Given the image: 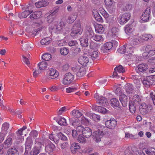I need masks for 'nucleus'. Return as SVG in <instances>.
Here are the masks:
<instances>
[{
    "mask_svg": "<svg viewBox=\"0 0 155 155\" xmlns=\"http://www.w3.org/2000/svg\"><path fill=\"white\" fill-rule=\"evenodd\" d=\"M97 128L98 131L94 132L92 135L93 139L97 142H98L101 141V139L107 133V131L105 130L107 129L106 127L100 124H98L97 126Z\"/></svg>",
    "mask_w": 155,
    "mask_h": 155,
    "instance_id": "nucleus-1",
    "label": "nucleus"
},
{
    "mask_svg": "<svg viewBox=\"0 0 155 155\" xmlns=\"http://www.w3.org/2000/svg\"><path fill=\"white\" fill-rule=\"evenodd\" d=\"M130 46V45H124L118 49L117 51L118 52L122 54L125 53L126 51L128 54H132L135 47Z\"/></svg>",
    "mask_w": 155,
    "mask_h": 155,
    "instance_id": "nucleus-2",
    "label": "nucleus"
},
{
    "mask_svg": "<svg viewBox=\"0 0 155 155\" xmlns=\"http://www.w3.org/2000/svg\"><path fill=\"white\" fill-rule=\"evenodd\" d=\"M89 30L86 32L87 37L88 38L92 37L93 39L96 41H102L104 40V38L102 36L95 35H92L93 32L91 28H89Z\"/></svg>",
    "mask_w": 155,
    "mask_h": 155,
    "instance_id": "nucleus-3",
    "label": "nucleus"
},
{
    "mask_svg": "<svg viewBox=\"0 0 155 155\" xmlns=\"http://www.w3.org/2000/svg\"><path fill=\"white\" fill-rule=\"evenodd\" d=\"M110 102L111 106L115 108L118 110H121V113H124L126 110V108L123 107H120V103L117 99L115 98H113L110 100Z\"/></svg>",
    "mask_w": 155,
    "mask_h": 155,
    "instance_id": "nucleus-4",
    "label": "nucleus"
},
{
    "mask_svg": "<svg viewBox=\"0 0 155 155\" xmlns=\"http://www.w3.org/2000/svg\"><path fill=\"white\" fill-rule=\"evenodd\" d=\"M82 31V30L80 23L75 24L73 26L72 31L71 33V35L72 37H74L78 35H81Z\"/></svg>",
    "mask_w": 155,
    "mask_h": 155,
    "instance_id": "nucleus-5",
    "label": "nucleus"
},
{
    "mask_svg": "<svg viewBox=\"0 0 155 155\" xmlns=\"http://www.w3.org/2000/svg\"><path fill=\"white\" fill-rule=\"evenodd\" d=\"M73 71L76 73V75L79 77L84 76L86 74L85 69L80 66H76L72 68Z\"/></svg>",
    "mask_w": 155,
    "mask_h": 155,
    "instance_id": "nucleus-6",
    "label": "nucleus"
},
{
    "mask_svg": "<svg viewBox=\"0 0 155 155\" xmlns=\"http://www.w3.org/2000/svg\"><path fill=\"white\" fill-rule=\"evenodd\" d=\"M74 76L70 73L66 74L64 78H63L62 82L64 85H68L74 81Z\"/></svg>",
    "mask_w": 155,
    "mask_h": 155,
    "instance_id": "nucleus-7",
    "label": "nucleus"
},
{
    "mask_svg": "<svg viewBox=\"0 0 155 155\" xmlns=\"http://www.w3.org/2000/svg\"><path fill=\"white\" fill-rule=\"evenodd\" d=\"M105 124L107 128L113 129L116 127L117 123L115 119L114 118H111L110 120L106 121Z\"/></svg>",
    "mask_w": 155,
    "mask_h": 155,
    "instance_id": "nucleus-8",
    "label": "nucleus"
},
{
    "mask_svg": "<svg viewBox=\"0 0 155 155\" xmlns=\"http://www.w3.org/2000/svg\"><path fill=\"white\" fill-rule=\"evenodd\" d=\"M130 15L129 13H125L119 17V23L121 25H124L130 19Z\"/></svg>",
    "mask_w": 155,
    "mask_h": 155,
    "instance_id": "nucleus-9",
    "label": "nucleus"
},
{
    "mask_svg": "<svg viewBox=\"0 0 155 155\" xmlns=\"http://www.w3.org/2000/svg\"><path fill=\"white\" fill-rule=\"evenodd\" d=\"M148 68L147 65L146 64H139L136 68V72L138 73L145 72Z\"/></svg>",
    "mask_w": 155,
    "mask_h": 155,
    "instance_id": "nucleus-10",
    "label": "nucleus"
},
{
    "mask_svg": "<svg viewBox=\"0 0 155 155\" xmlns=\"http://www.w3.org/2000/svg\"><path fill=\"white\" fill-rule=\"evenodd\" d=\"M150 13V9L146 8L141 16V20L144 21H147L149 20Z\"/></svg>",
    "mask_w": 155,
    "mask_h": 155,
    "instance_id": "nucleus-11",
    "label": "nucleus"
},
{
    "mask_svg": "<svg viewBox=\"0 0 155 155\" xmlns=\"http://www.w3.org/2000/svg\"><path fill=\"white\" fill-rule=\"evenodd\" d=\"M139 110L141 114L145 115L148 112V107L146 104L143 103L139 106Z\"/></svg>",
    "mask_w": 155,
    "mask_h": 155,
    "instance_id": "nucleus-12",
    "label": "nucleus"
},
{
    "mask_svg": "<svg viewBox=\"0 0 155 155\" xmlns=\"http://www.w3.org/2000/svg\"><path fill=\"white\" fill-rule=\"evenodd\" d=\"M49 77L51 79H54L57 78L59 75V73L56 70L51 69L48 72Z\"/></svg>",
    "mask_w": 155,
    "mask_h": 155,
    "instance_id": "nucleus-13",
    "label": "nucleus"
},
{
    "mask_svg": "<svg viewBox=\"0 0 155 155\" xmlns=\"http://www.w3.org/2000/svg\"><path fill=\"white\" fill-rule=\"evenodd\" d=\"M32 144L33 142L31 138L30 137H28L25 143V152H28L31 149Z\"/></svg>",
    "mask_w": 155,
    "mask_h": 155,
    "instance_id": "nucleus-14",
    "label": "nucleus"
},
{
    "mask_svg": "<svg viewBox=\"0 0 155 155\" xmlns=\"http://www.w3.org/2000/svg\"><path fill=\"white\" fill-rule=\"evenodd\" d=\"M89 61L88 57L85 56H82L78 59V62L81 65L86 66Z\"/></svg>",
    "mask_w": 155,
    "mask_h": 155,
    "instance_id": "nucleus-15",
    "label": "nucleus"
},
{
    "mask_svg": "<svg viewBox=\"0 0 155 155\" xmlns=\"http://www.w3.org/2000/svg\"><path fill=\"white\" fill-rule=\"evenodd\" d=\"M82 134L85 137L89 138L92 135V131L90 128L87 127L84 128Z\"/></svg>",
    "mask_w": 155,
    "mask_h": 155,
    "instance_id": "nucleus-16",
    "label": "nucleus"
},
{
    "mask_svg": "<svg viewBox=\"0 0 155 155\" xmlns=\"http://www.w3.org/2000/svg\"><path fill=\"white\" fill-rule=\"evenodd\" d=\"M42 15V12L40 11H35L31 14L30 16L31 19L33 20L40 18Z\"/></svg>",
    "mask_w": 155,
    "mask_h": 155,
    "instance_id": "nucleus-17",
    "label": "nucleus"
},
{
    "mask_svg": "<svg viewBox=\"0 0 155 155\" xmlns=\"http://www.w3.org/2000/svg\"><path fill=\"white\" fill-rule=\"evenodd\" d=\"M49 141L48 139H45L43 137L36 138L35 139V143L39 147L41 148L43 145V143L44 141Z\"/></svg>",
    "mask_w": 155,
    "mask_h": 155,
    "instance_id": "nucleus-18",
    "label": "nucleus"
},
{
    "mask_svg": "<svg viewBox=\"0 0 155 155\" xmlns=\"http://www.w3.org/2000/svg\"><path fill=\"white\" fill-rule=\"evenodd\" d=\"M97 102L100 105L105 106L108 103L106 97H97Z\"/></svg>",
    "mask_w": 155,
    "mask_h": 155,
    "instance_id": "nucleus-19",
    "label": "nucleus"
},
{
    "mask_svg": "<svg viewBox=\"0 0 155 155\" xmlns=\"http://www.w3.org/2000/svg\"><path fill=\"white\" fill-rule=\"evenodd\" d=\"M52 42V39L49 37H47L42 39L40 41L41 44L43 45H47Z\"/></svg>",
    "mask_w": 155,
    "mask_h": 155,
    "instance_id": "nucleus-20",
    "label": "nucleus"
},
{
    "mask_svg": "<svg viewBox=\"0 0 155 155\" xmlns=\"http://www.w3.org/2000/svg\"><path fill=\"white\" fill-rule=\"evenodd\" d=\"M126 92L129 94L133 93L134 92L133 85L129 83L127 84L125 86Z\"/></svg>",
    "mask_w": 155,
    "mask_h": 155,
    "instance_id": "nucleus-21",
    "label": "nucleus"
},
{
    "mask_svg": "<svg viewBox=\"0 0 155 155\" xmlns=\"http://www.w3.org/2000/svg\"><path fill=\"white\" fill-rule=\"evenodd\" d=\"M7 155H19L18 152L15 148H10L8 150Z\"/></svg>",
    "mask_w": 155,
    "mask_h": 155,
    "instance_id": "nucleus-22",
    "label": "nucleus"
},
{
    "mask_svg": "<svg viewBox=\"0 0 155 155\" xmlns=\"http://www.w3.org/2000/svg\"><path fill=\"white\" fill-rule=\"evenodd\" d=\"M124 29L125 33L127 34L131 33L134 30L133 25L129 24L125 26Z\"/></svg>",
    "mask_w": 155,
    "mask_h": 155,
    "instance_id": "nucleus-23",
    "label": "nucleus"
},
{
    "mask_svg": "<svg viewBox=\"0 0 155 155\" xmlns=\"http://www.w3.org/2000/svg\"><path fill=\"white\" fill-rule=\"evenodd\" d=\"M94 107L95 110H98V112L103 114L107 113L109 111L105 108L102 107L95 106Z\"/></svg>",
    "mask_w": 155,
    "mask_h": 155,
    "instance_id": "nucleus-24",
    "label": "nucleus"
},
{
    "mask_svg": "<svg viewBox=\"0 0 155 155\" xmlns=\"http://www.w3.org/2000/svg\"><path fill=\"white\" fill-rule=\"evenodd\" d=\"M117 29L115 27H113L111 29L109 34L113 38H116L117 37L118 35Z\"/></svg>",
    "mask_w": 155,
    "mask_h": 155,
    "instance_id": "nucleus-25",
    "label": "nucleus"
},
{
    "mask_svg": "<svg viewBox=\"0 0 155 155\" xmlns=\"http://www.w3.org/2000/svg\"><path fill=\"white\" fill-rule=\"evenodd\" d=\"M48 4V3L45 1H41L35 3V5L37 8H40L46 6Z\"/></svg>",
    "mask_w": 155,
    "mask_h": 155,
    "instance_id": "nucleus-26",
    "label": "nucleus"
},
{
    "mask_svg": "<svg viewBox=\"0 0 155 155\" xmlns=\"http://www.w3.org/2000/svg\"><path fill=\"white\" fill-rule=\"evenodd\" d=\"M55 145L51 143L48 144L45 147V150L48 153L52 152L54 149Z\"/></svg>",
    "mask_w": 155,
    "mask_h": 155,
    "instance_id": "nucleus-27",
    "label": "nucleus"
},
{
    "mask_svg": "<svg viewBox=\"0 0 155 155\" xmlns=\"http://www.w3.org/2000/svg\"><path fill=\"white\" fill-rule=\"evenodd\" d=\"M41 148L36 146L30 152L31 155H37L40 151Z\"/></svg>",
    "mask_w": 155,
    "mask_h": 155,
    "instance_id": "nucleus-28",
    "label": "nucleus"
},
{
    "mask_svg": "<svg viewBox=\"0 0 155 155\" xmlns=\"http://www.w3.org/2000/svg\"><path fill=\"white\" fill-rule=\"evenodd\" d=\"M80 41L82 46L87 47L88 46V39L87 38L82 37L80 38Z\"/></svg>",
    "mask_w": 155,
    "mask_h": 155,
    "instance_id": "nucleus-29",
    "label": "nucleus"
},
{
    "mask_svg": "<svg viewBox=\"0 0 155 155\" xmlns=\"http://www.w3.org/2000/svg\"><path fill=\"white\" fill-rule=\"evenodd\" d=\"M33 11L29 10L24 11L18 15L19 17L21 18H26L29 14L32 13Z\"/></svg>",
    "mask_w": 155,
    "mask_h": 155,
    "instance_id": "nucleus-30",
    "label": "nucleus"
},
{
    "mask_svg": "<svg viewBox=\"0 0 155 155\" xmlns=\"http://www.w3.org/2000/svg\"><path fill=\"white\" fill-rule=\"evenodd\" d=\"M80 148V146L79 144L76 143H73L71 147V151L73 153V152H75L77 150L79 149Z\"/></svg>",
    "mask_w": 155,
    "mask_h": 155,
    "instance_id": "nucleus-31",
    "label": "nucleus"
},
{
    "mask_svg": "<svg viewBox=\"0 0 155 155\" xmlns=\"http://www.w3.org/2000/svg\"><path fill=\"white\" fill-rule=\"evenodd\" d=\"M12 138L11 137H8L4 143L3 145L4 148H6L9 147L12 144Z\"/></svg>",
    "mask_w": 155,
    "mask_h": 155,
    "instance_id": "nucleus-32",
    "label": "nucleus"
},
{
    "mask_svg": "<svg viewBox=\"0 0 155 155\" xmlns=\"http://www.w3.org/2000/svg\"><path fill=\"white\" fill-rule=\"evenodd\" d=\"M75 15V13H74V15L73 14L70 15L68 17L67 21L68 23L71 24L74 22L77 17V15Z\"/></svg>",
    "mask_w": 155,
    "mask_h": 155,
    "instance_id": "nucleus-33",
    "label": "nucleus"
},
{
    "mask_svg": "<svg viewBox=\"0 0 155 155\" xmlns=\"http://www.w3.org/2000/svg\"><path fill=\"white\" fill-rule=\"evenodd\" d=\"M47 63L46 62L42 61L38 63V66L41 70H44L47 67Z\"/></svg>",
    "mask_w": 155,
    "mask_h": 155,
    "instance_id": "nucleus-34",
    "label": "nucleus"
},
{
    "mask_svg": "<svg viewBox=\"0 0 155 155\" xmlns=\"http://www.w3.org/2000/svg\"><path fill=\"white\" fill-rule=\"evenodd\" d=\"M114 70L117 71L119 74L123 73L125 72V68L122 65H120L114 68Z\"/></svg>",
    "mask_w": 155,
    "mask_h": 155,
    "instance_id": "nucleus-35",
    "label": "nucleus"
},
{
    "mask_svg": "<svg viewBox=\"0 0 155 155\" xmlns=\"http://www.w3.org/2000/svg\"><path fill=\"white\" fill-rule=\"evenodd\" d=\"M99 10L102 15L104 17L106 20L108 19L110 17L109 14L104 10V9L102 8H99Z\"/></svg>",
    "mask_w": 155,
    "mask_h": 155,
    "instance_id": "nucleus-36",
    "label": "nucleus"
},
{
    "mask_svg": "<svg viewBox=\"0 0 155 155\" xmlns=\"http://www.w3.org/2000/svg\"><path fill=\"white\" fill-rule=\"evenodd\" d=\"M70 123L74 127L78 126L79 124V120L74 118H69Z\"/></svg>",
    "mask_w": 155,
    "mask_h": 155,
    "instance_id": "nucleus-37",
    "label": "nucleus"
},
{
    "mask_svg": "<svg viewBox=\"0 0 155 155\" xmlns=\"http://www.w3.org/2000/svg\"><path fill=\"white\" fill-rule=\"evenodd\" d=\"M58 124L60 125H67L68 124L67 123L66 119L64 117H61L59 120L57 121Z\"/></svg>",
    "mask_w": 155,
    "mask_h": 155,
    "instance_id": "nucleus-38",
    "label": "nucleus"
},
{
    "mask_svg": "<svg viewBox=\"0 0 155 155\" xmlns=\"http://www.w3.org/2000/svg\"><path fill=\"white\" fill-rule=\"evenodd\" d=\"M72 115L76 118L80 117L82 115V114L78 110H74L72 111Z\"/></svg>",
    "mask_w": 155,
    "mask_h": 155,
    "instance_id": "nucleus-39",
    "label": "nucleus"
},
{
    "mask_svg": "<svg viewBox=\"0 0 155 155\" xmlns=\"http://www.w3.org/2000/svg\"><path fill=\"white\" fill-rule=\"evenodd\" d=\"M132 101V104L136 106H138L140 103L141 99L139 97H133Z\"/></svg>",
    "mask_w": 155,
    "mask_h": 155,
    "instance_id": "nucleus-40",
    "label": "nucleus"
},
{
    "mask_svg": "<svg viewBox=\"0 0 155 155\" xmlns=\"http://www.w3.org/2000/svg\"><path fill=\"white\" fill-rule=\"evenodd\" d=\"M140 37L141 39L145 41H148V40L151 39L153 37L151 35L147 34H143Z\"/></svg>",
    "mask_w": 155,
    "mask_h": 155,
    "instance_id": "nucleus-41",
    "label": "nucleus"
},
{
    "mask_svg": "<svg viewBox=\"0 0 155 155\" xmlns=\"http://www.w3.org/2000/svg\"><path fill=\"white\" fill-rule=\"evenodd\" d=\"M115 94L119 97H127V96L122 92L120 88H117L115 91Z\"/></svg>",
    "mask_w": 155,
    "mask_h": 155,
    "instance_id": "nucleus-42",
    "label": "nucleus"
},
{
    "mask_svg": "<svg viewBox=\"0 0 155 155\" xmlns=\"http://www.w3.org/2000/svg\"><path fill=\"white\" fill-rule=\"evenodd\" d=\"M104 28L102 25H99L95 28L96 31L100 33H102L104 31Z\"/></svg>",
    "mask_w": 155,
    "mask_h": 155,
    "instance_id": "nucleus-43",
    "label": "nucleus"
},
{
    "mask_svg": "<svg viewBox=\"0 0 155 155\" xmlns=\"http://www.w3.org/2000/svg\"><path fill=\"white\" fill-rule=\"evenodd\" d=\"M84 137L83 134L79 135L77 138V140L80 143H85L86 142V140Z\"/></svg>",
    "mask_w": 155,
    "mask_h": 155,
    "instance_id": "nucleus-44",
    "label": "nucleus"
},
{
    "mask_svg": "<svg viewBox=\"0 0 155 155\" xmlns=\"http://www.w3.org/2000/svg\"><path fill=\"white\" fill-rule=\"evenodd\" d=\"M146 153L148 155H155V149L153 148L147 149L145 150Z\"/></svg>",
    "mask_w": 155,
    "mask_h": 155,
    "instance_id": "nucleus-45",
    "label": "nucleus"
},
{
    "mask_svg": "<svg viewBox=\"0 0 155 155\" xmlns=\"http://www.w3.org/2000/svg\"><path fill=\"white\" fill-rule=\"evenodd\" d=\"M113 46V43L110 42H107L104 45V48L106 50H107L110 49L112 48Z\"/></svg>",
    "mask_w": 155,
    "mask_h": 155,
    "instance_id": "nucleus-46",
    "label": "nucleus"
},
{
    "mask_svg": "<svg viewBox=\"0 0 155 155\" xmlns=\"http://www.w3.org/2000/svg\"><path fill=\"white\" fill-rule=\"evenodd\" d=\"M60 52L62 55H66L68 53L69 50L68 49L63 47L60 49Z\"/></svg>",
    "mask_w": 155,
    "mask_h": 155,
    "instance_id": "nucleus-47",
    "label": "nucleus"
},
{
    "mask_svg": "<svg viewBox=\"0 0 155 155\" xmlns=\"http://www.w3.org/2000/svg\"><path fill=\"white\" fill-rule=\"evenodd\" d=\"M57 136L61 140L64 141H66L67 140V137L61 132L58 133L57 134Z\"/></svg>",
    "mask_w": 155,
    "mask_h": 155,
    "instance_id": "nucleus-48",
    "label": "nucleus"
},
{
    "mask_svg": "<svg viewBox=\"0 0 155 155\" xmlns=\"http://www.w3.org/2000/svg\"><path fill=\"white\" fill-rule=\"evenodd\" d=\"M42 59L45 61H48L51 58V55L48 53L44 54L42 56Z\"/></svg>",
    "mask_w": 155,
    "mask_h": 155,
    "instance_id": "nucleus-49",
    "label": "nucleus"
},
{
    "mask_svg": "<svg viewBox=\"0 0 155 155\" xmlns=\"http://www.w3.org/2000/svg\"><path fill=\"white\" fill-rule=\"evenodd\" d=\"M90 120L87 118L83 117L82 118L81 123L83 124L88 125L90 124Z\"/></svg>",
    "mask_w": 155,
    "mask_h": 155,
    "instance_id": "nucleus-50",
    "label": "nucleus"
},
{
    "mask_svg": "<svg viewBox=\"0 0 155 155\" xmlns=\"http://www.w3.org/2000/svg\"><path fill=\"white\" fill-rule=\"evenodd\" d=\"M104 3L107 7H110L115 3L113 0H104Z\"/></svg>",
    "mask_w": 155,
    "mask_h": 155,
    "instance_id": "nucleus-51",
    "label": "nucleus"
},
{
    "mask_svg": "<svg viewBox=\"0 0 155 155\" xmlns=\"http://www.w3.org/2000/svg\"><path fill=\"white\" fill-rule=\"evenodd\" d=\"M22 130H21V129H19L16 132V134H17V136H19V137H18L17 138H18V140H20L18 141L19 142H22L23 139V138L21 136L22 135Z\"/></svg>",
    "mask_w": 155,
    "mask_h": 155,
    "instance_id": "nucleus-52",
    "label": "nucleus"
},
{
    "mask_svg": "<svg viewBox=\"0 0 155 155\" xmlns=\"http://www.w3.org/2000/svg\"><path fill=\"white\" fill-rule=\"evenodd\" d=\"M9 124L7 122H5L3 124L2 127V130L5 131V133L6 134L7 133V130L9 128Z\"/></svg>",
    "mask_w": 155,
    "mask_h": 155,
    "instance_id": "nucleus-53",
    "label": "nucleus"
},
{
    "mask_svg": "<svg viewBox=\"0 0 155 155\" xmlns=\"http://www.w3.org/2000/svg\"><path fill=\"white\" fill-rule=\"evenodd\" d=\"M65 26L64 23L63 21L60 22L57 25L56 28L58 31H60Z\"/></svg>",
    "mask_w": 155,
    "mask_h": 155,
    "instance_id": "nucleus-54",
    "label": "nucleus"
},
{
    "mask_svg": "<svg viewBox=\"0 0 155 155\" xmlns=\"http://www.w3.org/2000/svg\"><path fill=\"white\" fill-rule=\"evenodd\" d=\"M90 48L91 50H96L97 49V44L94 42L92 41L90 43Z\"/></svg>",
    "mask_w": 155,
    "mask_h": 155,
    "instance_id": "nucleus-55",
    "label": "nucleus"
},
{
    "mask_svg": "<svg viewBox=\"0 0 155 155\" xmlns=\"http://www.w3.org/2000/svg\"><path fill=\"white\" fill-rule=\"evenodd\" d=\"M22 49L23 50H30L31 48L30 46V44L28 43H26L24 45H21Z\"/></svg>",
    "mask_w": 155,
    "mask_h": 155,
    "instance_id": "nucleus-56",
    "label": "nucleus"
},
{
    "mask_svg": "<svg viewBox=\"0 0 155 155\" xmlns=\"http://www.w3.org/2000/svg\"><path fill=\"white\" fill-rule=\"evenodd\" d=\"M152 81H149L147 80H144L143 81V84L146 87H150L152 85Z\"/></svg>",
    "mask_w": 155,
    "mask_h": 155,
    "instance_id": "nucleus-57",
    "label": "nucleus"
},
{
    "mask_svg": "<svg viewBox=\"0 0 155 155\" xmlns=\"http://www.w3.org/2000/svg\"><path fill=\"white\" fill-rule=\"evenodd\" d=\"M77 89V87H69L66 88V91L67 93H69L74 92L76 91Z\"/></svg>",
    "mask_w": 155,
    "mask_h": 155,
    "instance_id": "nucleus-58",
    "label": "nucleus"
},
{
    "mask_svg": "<svg viewBox=\"0 0 155 155\" xmlns=\"http://www.w3.org/2000/svg\"><path fill=\"white\" fill-rule=\"evenodd\" d=\"M89 54L91 58H97L98 55V52L97 51H94L91 52Z\"/></svg>",
    "mask_w": 155,
    "mask_h": 155,
    "instance_id": "nucleus-59",
    "label": "nucleus"
},
{
    "mask_svg": "<svg viewBox=\"0 0 155 155\" xmlns=\"http://www.w3.org/2000/svg\"><path fill=\"white\" fill-rule=\"evenodd\" d=\"M153 48V47L151 45H148L146 47L144 48L143 49L145 50V52L147 53L148 54L150 50L152 49Z\"/></svg>",
    "mask_w": 155,
    "mask_h": 155,
    "instance_id": "nucleus-60",
    "label": "nucleus"
},
{
    "mask_svg": "<svg viewBox=\"0 0 155 155\" xmlns=\"http://www.w3.org/2000/svg\"><path fill=\"white\" fill-rule=\"evenodd\" d=\"M136 106L132 104V105L129 104V109L131 113H134L136 111Z\"/></svg>",
    "mask_w": 155,
    "mask_h": 155,
    "instance_id": "nucleus-61",
    "label": "nucleus"
},
{
    "mask_svg": "<svg viewBox=\"0 0 155 155\" xmlns=\"http://www.w3.org/2000/svg\"><path fill=\"white\" fill-rule=\"evenodd\" d=\"M132 43H131V45H130V47H132V45H137L139 43L140 41L137 38H134L132 40ZM129 45H131V44H130Z\"/></svg>",
    "mask_w": 155,
    "mask_h": 155,
    "instance_id": "nucleus-62",
    "label": "nucleus"
},
{
    "mask_svg": "<svg viewBox=\"0 0 155 155\" xmlns=\"http://www.w3.org/2000/svg\"><path fill=\"white\" fill-rule=\"evenodd\" d=\"M22 56V60L26 64L28 65L30 64V62L29 61V58H26L24 55Z\"/></svg>",
    "mask_w": 155,
    "mask_h": 155,
    "instance_id": "nucleus-63",
    "label": "nucleus"
},
{
    "mask_svg": "<svg viewBox=\"0 0 155 155\" xmlns=\"http://www.w3.org/2000/svg\"><path fill=\"white\" fill-rule=\"evenodd\" d=\"M66 109V107H64L61 108L58 111V113L59 115H61L63 112H64Z\"/></svg>",
    "mask_w": 155,
    "mask_h": 155,
    "instance_id": "nucleus-64",
    "label": "nucleus"
}]
</instances>
